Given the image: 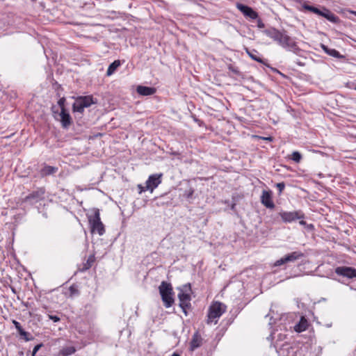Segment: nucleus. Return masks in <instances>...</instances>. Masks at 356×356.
I'll return each mask as SVG.
<instances>
[{
	"mask_svg": "<svg viewBox=\"0 0 356 356\" xmlns=\"http://www.w3.org/2000/svg\"><path fill=\"white\" fill-rule=\"evenodd\" d=\"M279 216L284 223H292L297 221L298 218H306V216L302 210L281 211L279 213Z\"/></svg>",
	"mask_w": 356,
	"mask_h": 356,
	"instance_id": "8",
	"label": "nucleus"
},
{
	"mask_svg": "<svg viewBox=\"0 0 356 356\" xmlns=\"http://www.w3.org/2000/svg\"><path fill=\"white\" fill-rule=\"evenodd\" d=\"M261 203L268 209H274L275 208V204L274 202H261Z\"/></svg>",
	"mask_w": 356,
	"mask_h": 356,
	"instance_id": "40",
	"label": "nucleus"
},
{
	"mask_svg": "<svg viewBox=\"0 0 356 356\" xmlns=\"http://www.w3.org/2000/svg\"><path fill=\"white\" fill-rule=\"evenodd\" d=\"M264 33L281 47L296 54H298L301 50L294 39L275 28L265 30Z\"/></svg>",
	"mask_w": 356,
	"mask_h": 356,
	"instance_id": "1",
	"label": "nucleus"
},
{
	"mask_svg": "<svg viewBox=\"0 0 356 356\" xmlns=\"http://www.w3.org/2000/svg\"><path fill=\"white\" fill-rule=\"evenodd\" d=\"M285 264H287V261L286 260V257L285 256L282 257L281 259L277 260L275 264H274V266H282V265H284Z\"/></svg>",
	"mask_w": 356,
	"mask_h": 356,
	"instance_id": "37",
	"label": "nucleus"
},
{
	"mask_svg": "<svg viewBox=\"0 0 356 356\" xmlns=\"http://www.w3.org/2000/svg\"><path fill=\"white\" fill-rule=\"evenodd\" d=\"M272 191L270 190H264L263 191L262 195H261V200H270L272 197Z\"/></svg>",
	"mask_w": 356,
	"mask_h": 356,
	"instance_id": "34",
	"label": "nucleus"
},
{
	"mask_svg": "<svg viewBox=\"0 0 356 356\" xmlns=\"http://www.w3.org/2000/svg\"><path fill=\"white\" fill-rule=\"evenodd\" d=\"M78 202L79 203V204H80V205H81V204H82V202H82V201H80V202Z\"/></svg>",
	"mask_w": 356,
	"mask_h": 356,
	"instance_id": "56",
	"label": "nucleus"
},
{
	"mask_svg": "<svg viewBox=\"0 0 356 356\" xmlns=\"http://www.w3.org/2000/svg\"><path fill=\"white\" fill-rule=\"evenodd\" d=\"M289 159L299 163L302 159V155L299 152L295 151L289 156Z\"/></svg>",
	"mask_w": 356,
	"mask_h": 356,
	"instance_id": "33",
	"label": "nucleus"
},
{
	"mask_svg": "<svg viewBox=\"0 0 356 356\" xmlns=\"http://www.w3.org/2000/svg\"><path fill=\"white\" fill-rule=\"evenodd\" d=\"M15 208L14 207H12L10 209H5L4 211L1 212L2 215L7 216L10 215L11 216H13L14 218L17 220L18 219H21L22 216L24 215V210L22 209H20V211L18 213L15 212Z\"/></svg>",
	"mask_w": 356,
	"mask_h": 356,
	"instance_id": "19",
	"label": "nucleus"
},
{
	"mask_svg": "<svg viewBox=\"0 0 356 356\" xmlns=\"http://www.w3.org/2000/svg\"><path fill=\"white\" fill-rule=\"evenodd\" d=\"M162 177V173H156L149 175L145 185L138 184L136 186L135 188L136 192L139 195L146 193L152 194L154 190L161 183Z\"/></svg>",
	"mask_w": 356,
	"mask_h": 356,
	"instance_id": "2",
	"label": "nucleus"
},
{
	"mask_svg": "<svg viewBox=\"0 0 356 356\" xmlns=\"http://www.w3.org/2000/svg\"><path fill=\"white\" fill-rule=\"evenodd\" d=\"M294 351V356H313L309 346L298 341Z\"/></svg>",
	"mask_w": 356,
	"mask_h": 356,
	"instance_id": "13",
	"label": "nucleus"
},
{
	"mask_svg": "<svg viewBox=\"0 0 356 356\" xmlns=\"http://www.w3.org/2000/svg\"><path fill=\"white\" fill-rule=\"evenodd\" d=\"M18 334L26 341H31L33 339V337L31 335V334L25 331L24 329L21 332H19Z\"/></svg>",
	"mask_w": 356,
	"mask_h": 356,
	"instance_id": "32",
	"label": "nucleus"
},
{
	"mask_svg": "<svg viewBox=\"0 0 356 356\" xmlns=\"http://www.w3.org/2000/svg\"><path fill=\"white\" fill-rule=\"evenodd\" d=\"M308 322L305 318H301L300 321L294 326V330L297 332H302L308 327Z\"/></svg>",
	"mask_w": 356,
	"mask_h": 356,
	"instance_id": "24",
	"label": "nucleus"
},
{
	"mask_svg": "<svg viewBox=\"0 0 356 356\" xmlns=\"http://www.w3.org/2000/svg\"><path fill=\"white\" fill-rule=\"evenodd\" d=\"M51 111L54 119L60 122L63 129H67L73 124L72 118L67 109L60 110L59 112L55 106H53Z\"/></svg>",
	"mask_w": 356,
	"mask_h": 356,
	"instance_id": "5",
	"label": "nucleus"
},
{
	"mask_svg": "<svg viewBox=\"0 0 356 356\" xmlns=\"http://www.w3.org/2000/svg\"><path fill=\"white\" fill-rule=\"evenodd\" d=\"M275 187L277 188L279 193H281L285 188V184L284 182L277 183L275 184Z\"/></svg>",
	"mask_w": 356,
	"mask_h": 356,
	"instance_id": "39",
	"label": "nucleus"
},
{
	"mask_svg": "<svg viewBox=\"0 0 356 356\" xmlns=\"http://www.w3.org/2000/svg\"><path fill=\"white\" fill-rule=\"evenodd\" d=\"M65 102H66V99L64 97H63L58 99L57 103H58V105L60 107V110L67 109L65 107Z\"/></svg>",
	"mask_w": 356,
	"mask_h": 356,
	"instance_id": "36",
	"label": "nucleus"
},
{
	"mask_svg": "<svg viewBox=\"0 0 356 356\" xmlns=\"http://www.w3.org/2000/svg\"><path fill=\"white\" fill-rule=\"evenodd\" d=\"M159 291L163 305L166 308L172 307L175 303V292L172 284L170 282L163 281L159 287Z\"/></svg>",
	"mask_w": 356,
	"mask_h": 356,
	"instance_id": "4",
	"label": "nucleus"
},
{
	"mask_svg": "<svg viewBox=\"0 0 356 356\" xmlns=\"http://www.w3.org/2000/svg\"><path fill=\"white\" fill-rule=\"evenodd\" d=\"M321 47L324 50V51L325 53H327L328 55L332 56L335 58L341 57L340 53L337 50H336L334 49H329L325 44H322Z\"/></svg>",
	"mask_w": 356,
	"mask_h": 356,
	"instance_id": "28",
	"label": "nucleus"
},
{
	"mask_svg": "<svg viewBox=\"0 0 356 356\" xmlns=\"http://www.w3.org/2000/svg\"><path fill=\"white\" fill-rule=\"evenodd\" d=\"M9 285L10 284L8 282L3 284V286H6H6H9Z\"/></svg>",
	"mask_w": 356,
	"mask_h": 356,
	"instance_id": "54",
	"label": "nucleus"
},
{
	"mask_svg": "<svg viewBox=\"0 0 356 356\" xmlns=\"http://www.w3.org/2000/svg\"><path fill=\"white\" fill-rule=\"evenodd\" d=\"M13 324L14 325L15 327L17 328L21 325L20 323L17 321L16 320L13 321Z\"/></svg>",
	"mask_w": 356,
	"mask_h": 356,
	"instance_id": "48",
	"label": "nucleus"
},
{
	"mask_svg": "<svg viewBox=\"0 0 356 356\" xmlns=\"http://www.w3.org/2000/svg\"><path fill=\"white\" fill-rule=\"evenodd\" d=\"M257 26L260 29H262L264 27V24L262 22V20L260 18H257Z\"/></svg>",
	"mask_w": 356,
	"mask_h": 356,
	"instance_id": "46",
	"label": "nucleus"
},
{
	"mask_svg": "<svg viewBox=\"0 0 356 356\" xmlns=\"http://www.w3.org/2000/svg\"><path fill=\"white\" fill-rule=\"evenodd\" d=\"M355 90H356V86L355 87Z\"/></svg>",
	"mask_w": 356,
	"mask_h": 356,
	"instance_id": "57",
	"label": "nucleus"
},
{
	"mask_svg": "<svg viewBox=\"0 0 356 356\" xmlns=\"http://www.w3.org/2000/svg\"><path fill=\"white\" fill-rule=\"evenodd\" d=\"M178 298L179 300V306L182 309L185 316H188V310L192 308L191 295L188 293L184 292L183 289H180V292L178 293Z\"/></svg>",
	"mask_w": 356,
	"mask_h": 356,
	"instance_id": "10",
	"label": "nucleus"
},
{
	"mask_svg": "<svg viewBox=\"0 0 356 356\" xmlns=\"http://www.w3.org/2000/svg\"><path fill=\"white\" fill-rule=\"evenodd\" d=\"M172 356H181V355L177 353H174Z\"/></svg>",
	"mask_w": 356,
	"mask_h": 356,
	"instance_id": "53",
	"label": "nucleus"
},
{
	"mask_svg": "<svg viewBox=\"0 0 356 356\" xmlns=\"http://www.w3.org/2000/svg\"><path fill=\"white\" fill-rule=\"evenodd\" d=\"M246 51H247V54L249 55V56L252 60H256L260 63H264L262 58L259 56V52L257 50L252 49V50L250 51V50L247 49Z\"/></svg>",
	"mask_w": 356,
	"mask_h": 356,
	"instance_id": "27",
	"label": "nucleus"
},
{
	"mask_svg": "<svg viewBox=\"0 0 356 356\" xmlns=\"http://www.w3.org/2000/svg\"><path fill=\"white\" fill-rule=\"evenodd\" d=\"M93 104H95V102L92 96H79L76 98L72 105V111L73 112L83 113L85 108L90 106Z\"/></svg>",
	"mask_w": 356,
	"mask_h": 356,
	"instance_id": "7",
	"label": "nucleus"
},
{
	"mask_svg": "<svg viewBox=\"0 0 356 356\" xmlns=\"http://www.w3.org/2000/svg\"><path fill=\"white\" fill-rule=\"evenodd\" d=\"M48 318L54 323H58L60 321V316L56 314H48Z\"/></svg>",
	"mask_w": 356,
	"mask_h": 356,
	"instance_id": "38",
	"label": "nucleus"
},
{
	"mask_svg": "<svg viewBox=\"0 0 356 356\" xmlns=\"http://www.w3.org/2000/svg\"><path fill=\"white\" fill-rule=\"evenodd\" d=\"M356 278V268L351 266H341L334 268V280L338 282L348 285L349 281Z\"/></svg>",
	"mask_w": 356,
	"mask_h": 356,
	"instance_id": "3",
	"label": "nucleus"
},
{
	"mask_svg": "<svg viewBox=\"0 0 356 356\" xmlns=\"http://www.w3.org/2000/svg\"><path fill=\"white\" fill-rule=\"evenodd\" d=\"M298 341H285L280 343L276 341L274 344L276 352L279 356H294L295 347H296Z\"/></svg>",
	"mask_w": 356,
	"mask_h": 356,
	"instance_id": "6",
	"label": "nucleus"
},
{
	"mask_svg": "<svg viewBox=\"0 0 356 356\" xmlns=\"http://www.w3.org/2000/svg\"><path fill=\"white\" fill-rule=\"evenodd\" d=\"M182 287H183L182 289H181V288H178V289H179V290H180V289H183V290H184V289H185V290H187V289H188V291H191V284L190 283H187V284H186L183 285V286H182Z\"/></svg>",
	"mask_w": 356,
	"mask_h": 356,
	"instance_id": "45",
	"label": "nucleus"
},
{
	"mask_svg": "<svg viewBox=\"0 0 356 356\" xmlns=\"http://www.w3.org/2000/svg\"><path fill=\"white\" fill-rule=\"evenodd\" d=\"M9 287H10V289H11L12 292H13L14 294H16V293H17V291H16V289H15V287L12 286L11 285H9Z\"/></svg>",
	"mask_w": 356,
	"mask_h": 356,
	"instance_id": "50",
	"label": "nucleus"
},
{
	"mask_svg": "<svg viewBox=\"0 0 356 356\" xmlns=\"http://www.w3.org/2000/svg\"><path fill=\"white\" fill-rule=\"evenodd\" d=\"M118 206L125 218L131 216L134 211V202H119Z\"/></svg>",
	"mask_w": 356,
	"mask_h": 356,
	"instance_id": "12",
	"label": "nucleus"
},
{
	"mask_svg": "<svg viewBox=\"0 0 356 356\" xmlns=\"http://www.w3.org/2000/svg\"><path fill=\"white\" fill-rule=\"evenodd\" d=\"M302 10H307V11H309V12H312V13H314V10L316 8V7L313 6H310L306 2H304L302 4Z\"/></svg>",
	"mask_w": 356,
	"mask_h": 356,
	"instance_id": "35",
	"label": "nucleus"
},
{
	"mask_svg": "<svg viewBox=\"0 0 356 356\" xmlns=\"http://www.w3.org/2000/svg\"><path fill=\"white\" fill-rule=\"evenodd\" d=\"M265 139H266V140H272L270 137L266 138Z\"/></svg>",
	"mask_w": 356,
	"mask_h": 356,
	"instance_id": "55",
	"label": "nucleus"
},
{
	"mask_svg": "<svg viewBox=\"0 0 356 356\" xmlns=\"http://www.w3.org/2000/svg\"><path fill=\"white\" fill-rule=\"evenodd\" d=\"M137 92L141 95L147 96L154 94L156 89L152 87L139 86L137 88Z\"/></svg>",
	"mask_w": 356,
	"mask_h": 356,
	"instance_id": "20",
	"label": "nucleus"
},
{
	"mask_svg": "<svg viewBox=\"0 0 356 356\" xmlns=\"http://www.w3.org/2000/svg\"><path fill=\"white\" fill-rule=\"evenodd\" d=\"M95 261V257L94 254H91L88 257L86 262H83L78 266V270L80 272H85L90 269L94 262Z\"/></svg>",
	"mask_w": 356,
	"mask_h": 356,
	"instance_id": "18",
	"label": "nucleus"
},
{
	"mask_svg": "<svg viewBox=\"0 0 356 356\" xmlns=\"http://www.w3.org/2000/svg\"><path fill=\"white\" fill-rule=\"evenodd\" d=\"M298 220L299 224L303 226L307 231L313 232L315 229L314 225L313 224H308L305 221V218H298Z\"/></svg>",
	"mask_w": 356,
	"mask_h": 356,
	"instance_id": "30",
	"label": "nucleus"
},
{
	"mask_svg": "<svg viewBox=\"0 0 356 356\" xmlns=\"http://www.w3.org/2000/svg\"><path fill=\"white\" fill-rule=\"evenodd\" d=\"M88 221H95L100 219L99 210L97 208H92L88 210L87 213Z\"/></svg>",
	"mask_w": 356,
	"mask_h": 356,
	"instance_id": "22",
	"label": "nucleus"
},
{
	"mask_svg": "<svg viewBox=\"0 0 356 356\" xmlns=\"http://www.w3.org/2000/svg\"><path fill=\"white\" fill-rule=\"evenodd\" d=\"M203 339L202 338L200 334L198 331H196L192 339L190 342L189 350L193 352L197 348H200L202 344Z\"/></svg>",
	"mask_w": 356,
	"mask_h": 356,
	"instance_id": "15",
	"label": "nucleus"
},
{
	"mask_svg": "<svg viewBox=\"0 0 356 356\" xmlns=\"http://www.w3.org/2000/svg\"><path fill=\"white\" fill-rule=\"evenodd\" d=\"M42 308H44L46 310V314L48 315V314H52V312L48 309V307L46 305H43Z\"/></svg>",
	"mask_w": 356,
	"mask_h": 356,
	"instance_id": "49",
	"label": "nucleus"
},
{
	"mask_svg": "<svg viewBox=\"0 0 356 356\" xmlns=\"http://www.w3.org/2000/svg\"><path fill=\"white\" fill-rule=\"evenodd\" d=\"M236 7L247 18H250L251 19H257L259 17L258 13L252 8L248 6L243 5L241 3H236Z\"/></svg>",
	"mask_w": 356,
	"mask_h": 356,
	"instance_id": "11",
	"label": "nucleus"
},
{
	"mask_svg": "<svg viewBox=\"0 0 356 356\" xmlns=\"http://www.w3.org/2000/svg\"><path fill=\"white\" fill-rule=\"evenodd\" d=\"M43 346V343H39V344H37L36 346H34L33 348V353H32V356H35V354L37 353V352L41 348V347Z\"/></svg>",
	"mask_w": 356,
	"mask_h": 356,
	"instance_id": "41",
	"label": "nucleus"
},
{
	"mask_svg": "<svg viewBox=\"0 0 356 356\" xmlns=\"http://www.w3.org/2000/svg\"><path fill=\"white\" fill-rule=\"evenodd\" d=\"M228 68H229V70L233 72L234 74H239V70L237 68H236L234 66H232V65H229Z\"/></svg>",
	"mask_w": 356,
	"mask_h": 356,
	"instance_id": "43",
	"label": "nucleus"
},
{
	"mask_svg": "<svg viewBox=\"0 0 356 356\" xmlns=\"http://www.w3.org/2000/svg\"><path fill=\"white\" fill-rule=\"evenodd\" d=\"M16 330H17V332L19 333V332H21L23 330V327L22 325H20L19 327H17Z\"/></svg>",
	"mask_w": 356,
	"mask_h": 356,
	"instance_id": "52",
	"label": "nucleus"
},
{
	"mask_svg": "<svg viewBox=\"0 0 356 356\" xmlns=\"http://www.w3.org/2000/svg\"><path fill=\"white\" fill-rule=\"evenodd\" d=\"M304 257V254L300 251H294L285 255L287 263L295 261Z\"/></svg>",
	"mask_w": 356,
	"mask_h": 356,
	"instance_id": "21",
	"label": "nucleus"
},
{
	"mask_svg": "<svg viewBox=\"0 0 356 356\" xmlns=\"http://www.w3.org/2000/svg\"><path fill=\"white\" fill-rule=\"evenodd\" d=\"M238 313H239L238 309V308L235 309L234 312L232 314V320L229 321V324H231L233 322L234 319L235 318V317L237 316V314Z\"/></svg>",
	"mask_w": 356,
	"mask_h": 356,
	"instance_id": "44",
	"label": "nucleus"
},
{
	"mask_svg": "<svg viewBox=\"0 0 356 356\" xmlns=\"http://www.w3.org/2000/svg\"><path fill=\"white\" fill-rule=\"evenodd\" d=\"M89 222L91 225L92 232H97L99 236H102L104 234L105 229L101 219H98V220L95 221H90Z\"/></svg>",
	"mask_w": 356,
	"mask_h": 356,
	"instance_id": "16",
	"label": "nucleus"
},
{
	"mask_svg": "<svg viewBox=\"0 0 356 356\" xmlns=\"http://www.w3.org/2000/svg\"><path fill=\"white\" fill-rule=\"evenodd\" d=\"M193 193V191L190 189V193L188 194L187 197L188 198H191Z\"/></svg>",
	"mask_w": 356,
	"mask_h": 356,
	"instance_id": "51",
	"label": "nucleus"
},
{
	"mask_svg": "<svg viewBox=\"0 0 356 356\" xmlns=\"http://www.w3.org/2000/svg\"><path fill=\"white\" fill-rule=\"evenodd\" d=\"M13 324L14 325L15 327L17 328L21 325L20 323L17 321L16 320L13 321Z\"/></svg>",
	"mask_w": 356,
	"mask_h": 356,
	"instance_id": "47",
	"label": "nucleus"
},
{
	"mask_svg": "<svg viewBox=\"0 0 356 356\" xmlns=\"http://www.w3.org/2000/svg\"><path fill=\"white\" fill-rule=\"evenodd\" d=\"M314 13L324 17L332 22H336L338 19L337 17L334 13L325 8H323V10H320L318 8H316Z\"/></svg>",
	"mask_w": 356,
	"mask_h": 356,
	"instance_id": "14",
	"label": "nucleus"
},
{
	"mask_svg": "<svg viewBox=\"0 0 356 356\" xmlns=\"http://www.w3.org/2000/svg\"><path fill=\"white\" fill-rule=\"evenodd\" d=\"M45 189L40 188L33 191L29 196L26 197L27 200H42L44 199Z\"/></svg>",
	"mask_w": 356,
	"mask_h": 356,
	"instance_id": "17",
	"label": "nucleus"
},
{
	"mask_svg": "<svg viewBox=\"0 0 356 356\" xmlns=\"http://www.w3.org/2000/svg\"><path fill=\"white\" fill-rule=\"evenodd\" d=\"M27 308H29L30 309L29 311V315L31 316H36L37 314H36V312H37V308L35 306L34 303L33 302H26L24 304Z\"/></svg>",
	"mask_w": 356,
	"mask_h": 356,
	"instance_id": "31",
	"label": "nucleus"
},
{
	"mask_svg": "<svg viewBox=\"0 0 356 356\" xmlns=\"http://www.w3.org/2000/svg\"><path fill=\"white\" fill-rule=\"evenodd\" d=\"M76 352V348L74 346H67L63 348L60 350V354L62 356H70L74 354Z\"/></svg>",
	"mask_w": 356,
	"mask_h": 356,
	"instance_id": "29",
	"label": "nucleus"
},
{
	"mask_svg": "<svg viewBox=\"0 0 356 356\" xmlns=\"http://www.w3.org/2000/svg\"><path fill=\"white\" fill-rule=\"evenodd\" d=\"M80 293L79 285L76 283H74L68 288V294L67 295L68 297L73 298L79 296Z\"/></svg>",
	"mask_w": 356,
	"mask_h": 356,
	"instance_id": "23",
	"label": "nucleus"
},
{
	"mask_svg": "<svg viewBox=\"0 0 356 356\" xmlns=\"http://www.w3.org/2000/svg\"><path fill=\"white\" fill-rule=\"evenodd\" d=\"M120 61L119 60H114L108 67L106 71V75L111 76L112 75L115 70L120 67Z\"/></svg>",
	"mask_w": 356,
	"mask_h": 356,
	"instance_id": "25",
	"label": "nucleus"
},
{
	"mask_svg": "<svg viewBox=\"0 0 356 356\" xmlns=\"http://www.w3.org/2000/svg\"><path fill=\"white\" fill-rule=\"evenodd\" d=\"M58 168L50 166V165H45L42 170H41V175L42 176H47L52 174H54L57 171Z\"/></svg>",
	"mask_w": 356,
	"mask_h": 356,
	"instance_id": "26",
	"label": "nucleus"
},
{
	"mask_svg": "<svg viewBox=\"0 0 356 356\" xmlns=\"http://www.w3.org/2000/svg\"><path fill=\"white\" fill-rule=\"evenodd\" d=\"M236 204L234 203V202H232L229 207V205L228 204V207H229V209H231L232 211H233V212L238 216V211L236 210Z\"/></svg>",
	"mask_w": 356,
	"mask_h": 356,
	"instance_id": "42",
	"label": "nucleus"
},
{
	"mask_svg": "<svg viewBox=\"0 0 356 356\" xmlns=\"http://www.w3.org/2000/svg\"><path fill=\"white\" fill-rule=\"evenodd\" d=\"M227 306L220 302H213L209 308L208 318L212 322L215 318H219L226 311Z\"/></svg>",
	"mask_w": 356,
	"mask_h": 356,
	"instance_id": "9",
	"label": "nucleus"
}]
</instances>
